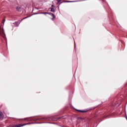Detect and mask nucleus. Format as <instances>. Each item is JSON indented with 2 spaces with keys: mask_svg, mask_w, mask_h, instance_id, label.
Wrapping results in <instances>:
<instances>
[{
  "mask_svg": "<svg viewBox=\"0 0 127 127\" xmlns=\"http://www.w3.org/2000/svg\"><path fill=\"white\" fill-rule=\"evenodd\" d=\"M3 119V115L1 112H0V120H2Z\"/></svg>",
  "mask_w": 127,
  "mask_h": 127,
  "instance_id": "f03ea898",
  "label": "nucleus"
},
{
  "mask_svg": "<svg viewBox=\"0 0 127 127\" xmlns=\"http://www.w3.org/2000/svg\"><path fill=\"white\" fill-rule=\"evenodd\" d=\"M60 1H61V0H58V2H60Z\"/></svg>",
  "mask_w": 127,
  "mask_h": 127,
  "instance_id": "6e6552de",
  "label": "nucleus"
},
{
  "mask_svg": "<svg viewBox=\"0 0 127 127\" xmlns=\"http://www.w3.org/2000/svg\"><path fill=\"white\" fill-rule=\"evenodd\" d=\"M55 18V17H53V19H54Z\"/></svg>",
  "mask_w": 127,
  "mask_h": 127,
  "instance_id": "1a4fd4ad",
  "label": "nucleus"
},
{
  "mask_svg": "<svg viewBox=\"0 0 127 127\" xmlns=\"http://www.w3.org/2000/svg\"><path fill=\"white\" fill-rule=\"evenodd\" d=\"M51 11H52V12H54V8H52L51 9Z\"/></svg>",
  "mask_w": 127,
  "mask_h": 127,
  "instance_id": "423d86ee",
  "label": "nucleus"
},
{
  "mask_svg": "<svg viewBox=\"0 0 127 127\" xmlns=\"http://www.w3.org/2000/svg\"><path fill=\"white\" fill-rule=\"evenodd\" d=\"M1 34L4 35V30L3 29H1L0 30V34L1 35Z\"/></svg>",
  "mask_w": 127,
  "mask_h": 127,
  "instance_id": "7ed1b4c3",
  "label": "nucleus"
},
{
  "mask_svg": "<svg viewBox=\"0 0 127 127\" xmlns=\"http://www.w3.org/2000/svg\"><path fill=\"white\" fill-rule=\"evenodd\" d=\"M74 1H64V2H74Z\"/></svg>",
  "mask_w": 127,
  "mask_h": 127,
  "instance_id": "39448f33",
  "label": "nucleus"
},
{
  "mask_svg": "<svg viewBox=\"0 0 127 127\" xmlns=\"http://www.w3.org/2000/svg\"><path fill=\"white\" fill-rule=\"evenodd\" d=\"M44 14V15H46V16H54V15L52 13H41V14Z\"/></svg>",
  "mask_w": 127,
  "mask_h": 127,
  "instance_id": "f257e3e1",
  "label": "nucleus"
},
{
  "mask_svg": "<svg viewBox=\"0 0 127 127\" xmlns=\"http://www.w3.org/2000/svg\"><path fill=\"white\" fill-rule=\"evenodd\" d=\"M20 8H21V7L18 6L16 7V10H17V11H19V10H20Z\"/></svg>",
  "mask_w": 127,
  "mask_h": 127,
  "instance_id": "20e7f679",
  "label": "nucleus"
},
{
  "mask_svg": "<svg viewBox=\"0 0 127 127\" xmlns=\"http://www.w3.org/2000/svg\"><path fill=\"white\" fill-rule=\"evenodd\" d=\"M77 111H78V112H81V113H84V111H82L81 110H77Z\"/></svg>",
  "mask_w": 127,
  "mask_h": 127,
  "instance_id": "0eeeda50",
  "label": "nucleus"
}]
</instances>
